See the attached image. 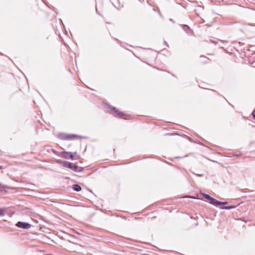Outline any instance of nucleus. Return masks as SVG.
<instances>
[{"label":"nucleus","instance_id":"nucleus-1","mask_svg":"<svg viewBox=\"0 0 255 255\" xmlns=\"http://www.w3.org/2000/svg\"><path fill=\"white\" fill-rule=\"evenodd\" d=\"M62 154L63 157L66 159H71V160H74L75 159L74 155H76V153H73L72 152L64 151L62 153Z\"/></svg>","mask_w":255,"mask_h":255},{"label":"nucleus","instance_id":"nucleus-2","mask_svg":"<svg viewBox=\"0 0 255 255\" xmlns=\"http://www.w3.org/2000/svg\"><path fill=\"white\" fill-rule=\"evenodd\" d=\"M16 226L19 228L23 229H29L31 227L30 224L21 222H18L17 223Z\"/></svg>","mask_w":255,"mask_h":255},{"label":"nucleus","instance_id":"nucleus-3","mask_svg":"<svg viewBox=\"0 0 255 255\" xmlns=\"http://www.w3.org/2000/svg\"><path fill=\"white\" fill-rule=\"evenodd\" d=\"M203 196L205 197V198L210 200V203L211 204H212V203L213 202V200H214V198L211 197V196H210L209 195H208L207 194H203Z\"/></svg>","mask_w":255,"mask_h":255},{"label":"nucleus","instance_id":"nucleus-4","mask_svg":"<svg viewBox=\"0 0 255 255\" xmlns=\"http://www.w3.org/2000/svg\"><path fill=\"white\" fill-rule=\"evenodd\" d=\"M68 168L73 169V170H76L77 168V166L75 165L74 164L69 162Z\"/></svg>","mask_w":255,"mask_h":255},{"label":"nucleus","instance_id":"nucleus-5","mask_svg":"<svg viewBox=\"0 0 255 255\" xmlns=\"http://www.w3.org/2000/svg\"><path fill=\"white\" fill-rule=\"evenodd\" d=\"M73 189L76 191H80L81 190V187L77 184H75L73 186Z\"/></svg>","mask_w":255,"mask_h":255},{"label":"nucleus","instance_id":"nucleus-6","mask_svg":"<svg viewBox=\"0 0 255 255\" xmlns=\"http://www.w3.org/2000/svg\"><path fill=\"white\" fill-rule=\"evenodd\" d=\"M213 201V202L212 204L214 205L218 206L222 205V202L218 201L215 199Z\"/></svg>","mask_w":255,"mask_h":255},{"label":"nucleus","instance_id":"nucleus-7","mask_svg":"<svg viewBox=\"0 0 255 255\" xmlns=\"http://www.w3.org/2000/svg\"><path fill=\"white\" fill-rule=\"evenodd\" d=\"M59 162L63 167H68L69 162L66 161H60Z\"/></svg>","mask_w":255,"mask_h":255},{"label":"nucleus","instance_id":"nucleus-8","mask_svg":"<svg viewBox=\"0 0 255 255\" xmlns=\"http://www.w3.org/2000/svg\"><path fill=\"white\" fill-rule=\"evenodd\" d=\"M234 208H235L234 206H224V207H221V209H233Z\"/></svg>","mask_w":255,"mask_h":255},{"label":"nucleus","instance_id":"nucleus-9","mask_svg":"<svg viewBox=\"0 0 255 255\" xmlns=\"http://www.w3.org/2000/svg\"><path fill=\"white\" fill-rule=\"evenodd\" d=\"M250 26V24H245L243 25V30H246L247 29V27Z\"/></svg>","mask_w":255,"mask_h":255},{"label":"nucleus","instance_id":"nucleus-10","mask_svg":"<svg viewBox=\"0 0 255 255\" xmlns=\"http://www.w3.org/2000/svg\"><path fill=\"white\" fill-rule=\"evenodd\" d=\"M4 215V212L3 210L0 209V216H3Z\"/></svg>","mask_w":255,"mask_h":255},{"label":"nucleus","instance_id":"nucleus-11","mask_svg":"<svg viewBox=\"0 0 255 255\" xmlns=\"http://www.w3.org/2000/svg\"><path fill=\"white\" fill-rule=\"evenodd\" d=\"M75 136V135H70L67 136V138L68 139H70L72 136Z\"/></svg>","mask_w":255,"mask_h":255},{"label":"nucleus","instance_id":"nucleus-12","mask_svg":"<svg viewBox=\"0 0 255 255\" xmlns=\"http://www.w3.org/2000/svg\"><path fill=\"white\" fill-rule=\"evenodd\" d=\"M253 116H254V118H255V110L254 111L253 113Z\"/></svg>","mask_w":255,"mask_h":255},{"label":"nucleus","instance_id":"nucleus-13","mask_svg":"<svg viewBox=\"0 0 255 255\" xmlns=\"http://www.w3.org/2000/svg\"><path fill=\"white\" fill-rule=\"evenodd\" d=\"M116 113H117V114H118L119 115H120L121 113L120 112H119L118 111H116Z\"/></svg>","mask_w":255,"mask_h":255},{"label":"nucleus","instance_id":"nucleus-14","mask_svg":"<svg viewBox=\"0 0 255 255\" xmlns=\"http://www.w3.org/2000/svg\"><path fill=\"white\" fill-rule=\"evenodd\" d=\"M227 203H227V202H222V205H226V204H227Z\"/></svg>","mask_w":255,"mask_h":255},{"label":"nucleus","instance_id":"nucleus-15","mask_svg":"<svg viewBox=\"0 0 255 255\" xmlns=\"http://www.w3.org/2000/svg\"><path fill=\"white\" fill-rule=\"evenodd\" d=\"M3 168L1 166H0V169H2Z\"/></svg>","mask_w":255,"mask_h":255},{"label":"nucleus","instance_id":"nucleus-16","mask_svg":"<svg viewBox=\"0 0 255 255\" xmlns=\"http://www.w3.org/2000/svg\"><path fill=\"white\" fill-rule=\"evenodd\" d=\"M185 27H186L187 28H188V26H185Z\"/></svg>","mask_w":255,"mask_h":255},{"label":"nucleus","instance_id":"nucleus-17","mask_svg":"<svg viewBox=\"0 0 255 255\" xmlns=\"http://www.w3.org/2000/svg\"><path fill=\"white\" fill-rule=\"evenodd\" d=\"M113 109L115 110L116 109H115V108H113Z\"/></svg>","mask_w":255,"mask_h":255},{"label":"nucleus","instance_id":"nucleus-18","mask_svg":"<svg viewBox=\"0 0 255 255\" xmlns=\"http://www.w3.org/2000/svg\"><path fill=\"white\" fill-rule=\"evenodd\" d=\"M1 185V184L0 183V186Z\"/></svg>","mask_w":255,"mask_h":255}]
</instances>
